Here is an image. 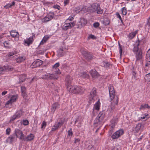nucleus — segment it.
Masks as SVG:
<instances>
[{"label":"nucleus","mask_w":150,"mask_h":150,"mask_svg":"<svg viewBox=\"0 0 150 150\" xmlns=\"http://www.w3.org/2000/svg\"><path fill=\"white\" fill-rule=\"evenodd\" d=\"M108 89L111 103L108 107L107 111L110 113H112L114 112L116 106L118 105V98L117 96H115V92L112 85H110L109 86Z\"/></svg>","instance_id":"f257e3e1"},{"label":"nucleus","mask_w":150,"mask_h":150,"mask_svg":"<svg viewBox=\"0 0 150 150\" xmlns=\"http://www.w3.org/2000/svg\"><path fill=\"white\" fill-rule=\"evenodd\" d=\"M91 10L92 12H96L99 14H101L103 12V10L101 8L98 4H93L91 5Z\"/></svg>","instance_id":"f03ea898"},{"label":"nucleus","mask_w":150,"mask_h":150,"mask_svg":"<svg viewBox=\"0 0 150 150\" xmlns=\"http://www.w3.org/2000/svg\"><path fill=\"white\" fill-rule=\"evenodd\" d=\"M139 45V42L137 43V46L134 47L133 49V51L134 52H135L136 54V57L137 60H139L140 59L142 58V52L140 50L138 46Z\"/></svg>","instance_id":"7ed1b4c3"},{"label":"nucleus","mask_w":150,"mask_h":150,"mask_svg":"<svg viewBox=\"0 0 150 150\" xmlns=\"http://www.w3.org/2000/svg\"><path fill=\"white\" fill-rule=\"evenodd\" d=\"M54 16V13L50 12L45 16L41 19L42 22L45 23L51 21L53 18Z\"/></svg>","instance_id":"20e7f679"},{"label":"nucleus","mask_w":150,"mask_h":150,"mask_svg":"<svg viewBox=\"0 0 150 150\" xmlns=\"http://www.w3.org/2000/svg\"><path fill=\"white\" fill-rule=\"evenodd\" d=\"M81 51L84 57L87 60L89 61L93 59V56L92 54L90 52H87L85 50L81 49Z\"/></svg>","instance_id":"39448f33"},{"label":"nucleus","mask_w":150,"mask_h":150,"mask_svg":"<svg viewBox=\"0 0 150 150\" xmlns=\"http://www.w3.org/2000/svg\"><path fill=\"white\" fill-rule=\"evenodd\" d=\"M98 98L97 92L95 88H93L91 91L89 96V100L91 101L95 100Z\"/></svg>","instance_id":"423d86ee"},{"label":"nucleus","mask_w":150,"mask_h":150,"mask_svg":"<svg viewBox=\"0 0 150 150\" xmlns=\"http://www.w3.org/2000/svg\"><path fill=\"white\" fill-rule=\"evenodd\" d=\"M64 123V121L62 119H60L58 122H55L54 125L53 126L51 131H54L60 128Z\"/></svg>","instance_id":"0eeeda50"},{"label":"nucleus","mask_w":150,"mask_h":150,"mask_svg":"<svg viewBox=\"0 0 150 150\" xmlns=\"http://www.w3.org/2000/svg\"><path fill=\"white\" fill-rule=\"evenodd\" d=\"M75 25L74 22H69L68 20H67L62 26V28L64 30H67L69 29L74 27Z\"/></svg>","instance_id":"6e6552de"},{"label":"nucleus","mask_w":150,"mask_h":150,"mask_svg":"<svg viewBox=\"0 0 150 150\" xmlns=\"http://www.w3.org/2000/svg\"><path fill=\"white\" fill-rule=\"evenodd\" d=\"M124 133L123 129H119L115 132L112 136L111 137L112 139H117L122 135Z\"/></svg>","instance_id":"1a4fd4ad"},{"label":"nucleus","mask_w":150,"mask_h":150,"mask_svg":"<svg viewBox=\"0 0 150 150\" xmlns=\"http://www.w3.org/2000/svg\"><path fill=\"white\" fill-rule=\"evenodd\" d=\"M57 78L58 77L57 76L54 75V74H47L43 75L42 77V79L48 80L52 79H57Z\"/></svg>","instance_id":"9d476101"},{"label":"nucleus","mask_w":150,"mask_h":150,"mask_svg":"<svg viewBox=\"0 0 150 150\" xmlns=\"http://www.w3.org/2000/svg\"><path fill=\"white\" fill-rule=\"evenodd\" d=\"M14 134L16 136L17 138L19 137L20 139L22 140L24 136L22 131L18 129H15Z\"/></svg>","instance_id":"9b49d317"},{"label":"nucleus","mask_w":150,"mask_h":150,"mask_svg":"<svg viewBox=\"0 0 150 150\" xmlns=\"http://www.w3.org/2000/svg\"><path fill=\"white\" fill-rule=\"evenodd\" d=\"M42 63L43 62L42 61L39 59H37L33 62L30 67L32 68L36 67L42 65Z\"/></svg>","instance_id":"f8f14e48"},{"label":"nucleus","mask_w":150,"mask_h":150,"mask_svg":"<svg viewBox=\"0 0 150 150\" xmlns=\"http://www.w3.org/2000/svg\"><path fill=\"white\" fill-rule=\"evenodd\" d=\"M87 23V20L84 18H81L77 23V28H80Z\"/></svg>","instance_id":"ddd939ff"},{"label":"nucleus","mask_w":150,"mask_h":150,"mask_svg":"<svg viewBox=\"0 0 150 150\" xmlns=\"http://www.w3.org/2000/svg\"><path fill=\"white\" fill-rule=\"evenodd\" d=\"M17 139V137L14 134L11 135L8 137L6 141L7 142L11 144L15 142Z\"/></svg>","instance_id":"4468645a"},{"label":"nucleus","mask_w":150,"mask_h":150,"mask_svg":"<svg viewBox=\"0 0 150 150\" xmlns=\"http://www.w3.org/2000/svg\"><path fill=\"white\" fill-rule=\"evenodd\" d=\"M34 41V39L33 36H31L28 38H26L25 39L24 43L25 45L29 46L31 44H32Z\"/></svg>","instance_id":"2eb2a0df"},{"label":"nucleus","mask_w":150,"mask_h":150,"mask_svg":"<svg viewBox=\"0 0 150 150\" xmlns=\"http://www.w3.org/2000/svg\"><path fill=\"white\" fill-rule=\"evenodd\" d=\"M34 137L35 136L34 134L32 133H30L27 136H25L24 135L23 140L27 142L30 141L33 139Z\"/></svg>","instance_id":"dca6fc26"},{"label":"nucleus","mask_w":150,"mask_h":150,"mask_svg":"<svg viewBox=\"0 0 150 150\" xmlns=\"http://www.w3.org/2000/svg\"><path fill=\"white\" fill-rule=\"evenodd\" d=\"M103 115L102 113H100L97 116L95 120L94 123L99 124L101 121H102L103 118Z\"/></svg>","instance_id":"f3484780"},{"label":"nucleus","mask_w":150,"mask_h":150,"mask_svg":"<svg viewBox=\"0 0 150 150\" xmlns=\"http://www.w3.org/2000/svg\"><path fill=\"white\" fill-rule=\"evenodd\" d=\"M11 36L13 38H15V40L18 41L19 39V35L18 32L16 30H12L10 32Z\"/></svg>","instance_id":"a211bd4d"},{"label":"nucleus","mask_w":150,"mask_h":150,"mask_svg":"<svg viewBox=\"0 0 150 150\" xmlns=\"http://www.w3.org/2000/svg\"><path fill=\"white\" fill-rule=\"evenodd\" d=\"M144 128V125L142 124L139 123L135 127V130L138 132L140 129L143 130Z\"/></svg>","instance_id":"6ab92c4d"},{"label":"nucleus","mask_w":150,"mask_h":150,"mask_svg":"<svg viewBox=\"0 0 150 150\" xmlns=\"http://www.w3.org/2000/svg\"><path fill=\"white\" fill-rule=\"evenodd\" d=\"M51 35H47L45 36L41 41L40 44L43 45L51 37Z\"/></svg>","instance_id":"aec40b11"},{"label":"nucleus","mask_w":150,"mask_h":150,"mask_svg":"<svg viewBox=\"0 0 150 150\" xmlns=\"http://www.w3.org/2000/svg\"><path fill=\"white\" fill-rule=\"evenodd\" d=\"M21 91L22 93V95L23 98H25L27 96L26 93V90L25 87L24 86L21 87Z\"/></svg>","instance_id":"412c9836"},{"label":"nucleus","mask_w":150,"mask_h":150,"mask_svg":"<svg viewBox=\"0 0 150 150\" xmlns=\"http://www.w3.org/2000/svg\"><path fill=\"white\" fill-rule=\"evenodd\" d=\"M84 91V89L80 86H77L76 88V94L81 93Z\"/></svg>","instance_id":"4be33fe9"},{"label":"nucleus","mask_w":150,"mask_h":150,"mask_svg":"<svg viewBox=\"0 0 150 150\" xmlns=\"http://www.w3.org/2000/svg\"><path fill=\"white\" fill-rule=\"evenodd\" d=\"M90 73L93 78H96L99 76L98 73L95 70L91 71Z\"/></svg>","instance_id":"5701e85b"},{"label":"nucleus","mask_w":150,"mask_h":150,"mask_svg":"<svg viewBox=\"0 0 150 150\" xmlns=\"http://www.w3.org/2000/svg\"><path fill=\"white\" fill-rule=\"evenodd\" d=\"M15 3L14 1H12L11 3H8L4 6V8L6 9H8L15 6Z\"/></svg>","instance_id":"b1692460"},{"label":"nucleus","mask_w":150,"mask_h":150,"mask_svg":"<svg viewBox=\"0 0 150 150\" xmlns=\"http://www.w3.org/2000/svg\"><path fill=\"white\" fill-rule=\"evenodd\" d=\"M25 59V57L24 56H19L16 59V61L17 63H20L24 61Z\"/></svg>","instance_id":"393cba45"},{"label":"nucleus","mask_w":150,"mask_h":150,"mask_svg":"<svg viewBox=\"0 0 150 150\" xmlns=\"http://www.w3.org/2000/svg\"><path fill=\"white\" fill-rule=\"evenodd\" d=\"M86 8L85 7H82V6H81L80 7H78L76 8V13H79L81 11H83L84 12L87 11Z\"/></svg>","instance_id":"a878e982"},{"label":"nucleus","mask_w":150,"mask_h":150,"mask_svg":"<svg viewBox=\"0 0 150 150\" xmlns=\"http://www.w3.org/2000/svg\"><path fill=\"white\" fill-rule=\"evenodd\" d=\"M72 80V78L70 76H67L65 79V81L67 83V85L68 86H69L70 85Z\"/></svg>","instance_id":"bb28decb"},{"label":"nucleus","mask_w":150,"mask_h":150,"mask_svg":"<svg viewBox=\"0 0 150 150\" xmlns=\"http://www.w3.org/2000/svg\"><path fill=\"white\" fill-rule=\"evenodd\" d=\"M150 107L147 104H143L141 105L139 110H144L145 109H149Z\"/></svg>","instance_id":"cd10ccee"},{"label":"nucleus","mask_w":150,"mask_h":150,"mask_svg":"<svg viewBox=\"0 0 150 150\" xmlns=\"http://www.w3.org/2000/svg\"><path fill=\"white\" fill-rule=\"evenodd\" d=\"M18 96L17 95H14L11 96L10 98V101L11 102L13 103L16 101V99H17Z\"/></svg>","instance_id":"c85d7f7f"},{"label":"nucleus","mask_w":150,"mask_h":150,"mask_svg":"<svg viewBox=\"0 0 150 150\" xmlns=\"http://www.w3.org/2000/svg\"><path fill=\"white\" fill-rule=\"evenodd\" d=\"M100 103L99 101V100H98V101L94 105L93 110L95 109L98 110H99L100 108Z\"/></svg>","instance_id":"c756f323"},{"label":"nucleus","mask_w":150,"mask_h":150,"mask_svg":"<svg viewBox=\"0 0 150 150\" xmlns=\"http://www.w3.org/2000/svg\"><path fill=\"white\" fill-rule=\"evenodd\" d=\"M26 78V75L25 74L21 75L20 76L19 79L20 83L24 81Z\"/></svg>","instance_id":"7c9ffc66"},{"label":"nucleus","mask_w":150,"mask_h":150,"mask_svg":"<svg viewBox=\"0 0 150 150\" xmlns=\"http://www.w3.org/2000/svg\"><path fill=\"white\" fill-rule=\"evenodd\" d=\"M23 112L22 110H20L18 111L15 113L16 116H17V117L19 118H20L22 115H23Z\"/></svg>","instance_id":"2f4dec72"},{"label":"nucleus","mask_w":150,"mask_h":150,"mask_svg":"<svg viewBox=\"0 0 150 150\" xmlns=\"http://www.w3.org/2000/svg\"><path fill=\"white\" fill-rule=\"evenodd\" d=\"M137 32L138 30H136L134 32H132L131 33H130L128 36L129 38L130 39L133 38L135 37Z\"/></svg>","instance_id":"473e14b6"},{"label":"nucleus","mask_w":150,"mask_h":150,"mask_svg":"<svg viewBox=\"0 0 150 150\" xmlns=\"http://www.w3.org/2000/svg\"><path fill=\"white\" fill-rule=\"evenodd\" d=\"M59 105L57 103H55L53 104L52 105L51 108V110L52 111L54 112L55 110L57 108H58Z\"/></svg>","instance_id":"72a5a7b5"},{"label":"nucleus","mask_w":150,"mask_h":150,"mask_svg":"<svg viewBox=\"0 0 150 150\" xmlns=\"http://www.w3.org/2000/svg\"><path fill=\"white\" fill-rule=\"evenodd\" d=\"M80 76L85 79H88L89 77V75L86 72H83L81 73Z\"/></svg>","instance_id":"f704fd0d"},{"label":"nucleus","mask_w":150,"mask_h":150,"mask_svg":"<svg viewBox=\"0 0 150 150\" xmlns=\"http://www.w3.org/2000/svg\"><path fill=\"white\" fill-rule=\"evenodd\" d=\"M17 52L15 51L9 52L7 54V55L8 57H11L17 54Z\"/></svg>","instance_id":"c9c22d12"},{"label":"nucleus","mask_w":150,"mask_h":150,"mask_svg":"<svg viewBox=\"0 0 150 150\" xmlns=\"http://www.w3.org/2000/svg\"><path fill=\"white\" fill-rule=\"evenodd\" d=\"M145 80L147 82L150 81V73L146 74L144 77Z\"/></svg>","instance_id":"e433bc0d"},{"label":"nucleus","mask_w":150,"mask_h":150,"mask_svg":"<svg viewBox=\"0 0 150 150\" xmlns=\"http://www.w3.org/2000/svg\"><path fill=\"white\" fill-rule=\"evenodd\" d=\"M11 101H10L9 100L5 104V106L6 108H8L9 107V105H11V104L12 103Z\"/></svg>","instance_id":"4c0bfd02"},{"label":"nucleus","mask_w":150,"mask_h":150,"mask_svg":"<svg viewBox=\"0 0 150 150\" xmlns=\"http://www.w3.org/2000/svg\"><path fill=\"white\" fill-rule=\"evenodd\" d=\"M115 125V122L114 120H112L111 121V124L110 125V126L112 128L114 127Z\"/></svg>","instance_id":"58836bf2"},{"label":"nucleus","mask_w":150,"mask_h":150,"mask_svg":"<svg viewBox=\"0 0 150 150\" xmlns=\"http://www.w3.org/2000/svg\"><path fill=\"white\" fill-rule=\"evenodd\" d=\"M121 11H122L123 14L124 15H126L127 13V10L124 7L122 8L121 9Z\"/></svg>","instance_id":"ea45409f"},{"label":"nucleus","mask_w":150,"mask_h":150,"mask_svg":"<svg viewBox=\"0 0 150 150\" xmlns=\"http://www.w3.org/2000/svg\"><path fill=\"white\" fill-rule=\"evenodd\" d=\"M46 125V123L45 121H43L41 125V128L45 129Z\"/></svg>","instance_id":"a19ab883"},{"label":"nucleus","mask_w":150,"mask_h":150,"mask_svg":"<svg viewBox=\"0 0 150 150\" xmlns=\"http://www.w3.org/2000/svg\"><path fill=\"white\" fill-rule=\"evenodd\" d=\"M18 118L17 117V116L16 115V114L13 115L12 116V117H11L10 119V121L12 122V121H13L14 120Z\"/></svg>","instance_id":"79ce46f5"},{"label":"nucleus","mask_w":150,"mask_h":150,"mask_svg":"<svg viewBox=\"0 0 150 150\" xmlns=\"http://www.w3.org/2000/svg\"><path fill=\"white\" fill-rule=\"evenodd\" d=\"M23 124L24 125H27L29 124V121L27 120H23Z\"/></svg>","instance_id":"37998d69"},{"label":"nucleus","mask_w":150,"mask_h":150,"mask_svg":"<svg viewBox=\"0 0 150 150\" xmlns=\"http://www.w3.org/2000/svg\"><path fill=\"white\" fill-rule=\"evenodd\" d=\"M149 117V115L148 114L144 115L143 117H142L139 118L140 119H144L146 118L147 119Z\"/></svg>","instance_id":"c03bdc74"},{"label":"nucleus","mask_w":150,"mask_h":150,"mask_svg":"<svg viewBox=\"0 0 150 150\" xmlns=\"http://www.w3.org/2000/svg\"><path fill=\"white\" fill-rule=\"evenodd\" d=\"M103 64L104 67L107 68L109 67L110 64L108 62H103Z\"/></svg>","instance_id":"a18cd8bd"},{"label":"nucleus","mask_w":150,"mask_h":150,"mask_svg":"<svg viewBox=\"0 0 150 150\" xmlns=\"http://www.w3.org/2000/svg\"><path fill=\"white\" fill-rule=\"evenodd\" d=\"M11 132V129L9 128H8L6 130V134L7 135L10 134Z\"/></svg>","instance_id":"49530a36"},{"label":"nucleus","mask_w":150,"mask_h":150,"mask_svg":"<svg viewBox=\"0 0 150 150\" xmlns=\"http://www.w3.org/2000/svg\"><path fill=\"white\" fill-rule=\"evenodd\" d=\"M59 63H56L53 66V69H55L56 70H57V68L59 67Z\"/></svg>","instance_id":"de8ad7c7"},{"label":"nucleus","mask_w":150,"mask_h":150,"mask_svg":"<svg viewBox=\"0 0 150 150\" xmlns=\"http://www.w3.org/2000/svg\"><path fill=\"white\" fill-rule=\"evenodd\" d=\"M53 7L55 9H57L58 10H59L60 8V7L57 5H55L53 6Z\"/></svg>","instance_id":"09e8293b"},{"label":"nucleus","mask_w":150,"mask_h":150,"mask_svg":"<svg viewBox=\"0 0 150 150\" xmlns=\"http://www.w3.org/2000/svg\"><path fill=\"white\" fill-rule=\"evenodd\" d=\"M74 19V16H70L68 18V19L67 20L68 21H69V22H71V21Z\"/></svg>","instance_id":"8fccbe9b"},{"label":"nucleus","mask_w":150,"mask_h":150,"mask_svg":"<svg viewBox=\"0 0 150 150\" xmlns=\"http://www.w3.org/2000/svg\"><path fill=\"white\" fill-rule=\"evenodd\" d=\"M99 24L98 23H95L93 24V26L95 28L98 27L99 26Z\"/></svg>","instance_id":"3c124183"},{"label":"nucleus","mask_w":150,"mask_h":150,"mask_svg":"<svg viewBox=\"0 0 150 150\" xmlns=\"http://www.w3.org/2000/svg\"><path fill=\"white\" fill-rule=\"evenodd\" d=\"M89 38L93 39H96V37L94 35H90Z\"/></svg>","instance_id":"603ef678"},{"label":"nucleus","mask_w":150,"mask_h":150,"mask_svg":"<svg viewBox=\"0 0 150 150\" xmlns=\"http://www.w3.org/2000/svg\"><path fill=\"white\" fill-rule=\"evenodd\" d=\"M5 69H6V68L5 67L4 68L3 67L0 66V74H1L3 71H4Z\"/></svg>","instance_id":"864d4df0"},{"label":"nucleus","mask_w":150,"mask_h":150,"mask_svg":"<svg viewBox=\"0 0 150 150\" xmlns=\"http://www.w3.org/2000/svg\"><path fill=\"white\" fill-rule=\"evenodd\" d=\"M4 46L6 47H8V43L7 42H5L4 43Z\"/></svg>","instance_id":"5fc2aeb1"},{"label":"nucleus","mask_w":150,"mask_h":150,"mask_svg":"<svg viewBox=\"0 0 150 150\" xmlns=\"http://www.w3.org/2000/svg\"><path fill=\"white\" fill-rule=\"evenodd\" d=\"M146 58L148 59V60L149 59L150 60V55L149 52L146 54Z\"/></svg>","instance_id":"6e6d98bb"},{"label":"nucleus","mask_w":150,"mask_h":150,"mask_svg":"<svg viewBox=\"0 0 150 150\" xmlns=\"http://www.w3.org/2000/svg\"><path fill=\"white\" fill-rule=\"evenodd\" d=\"M54 72L55 73L54 74H58L60 73V71L59 69H58L57 71L56 70V71H55Z\"/></svg>","instance_id":"4d7b16f0"},{"label":"nucleus","mask_w":150,"mask_h":150,"mask_svg":"<svg viewBox=\"0 0 150 150\" xmlns=\"http://www.w3.org/2000/svg\"><path fill=\"white\" fill-rule=\"evenodd\" d=\"M68 132L69 136H71L72 135V132L71 130H69Z\"/></svg>","instance_id":"13d9d810"},{"label":"nucleus","mask_w":150,"mask_h":150,"mask_svg":"<svg viewBox=\"0 0 150 150\" xmlns=\"http://www.w3.org/2000/svg\"><path fill=\"white\" fill-rule=\"evenodd\" d=\"M7 93V91H5L2 92V95L3 96L5 95Z\"/></svg>","instance_id":"bf43d9fd"},{"label":"nucleus","mask_w":150,"mask_h":150,"mask_svg":"<svg viewBox=\"0 0 150 150\" xmlns=\"http://www.w3.org/2000/svg\"><path fill=\"white\" fill-rule=\"evenodd\" d=\"M69 0H65L64 1V5H66L69 3Z\"/></svg>","instance_id":"052dcab7"},{"label":"nucleus","mask_w":150,"mask_h":150,"mask_svg":"<svg viewBox=\"0 0 150 150\" xmlns=\"http://www.w3.org/2000/svg\"><path fill=\"white\" fill-rule=\"evenodd\" d=\"M117 16V17L121 21H122V18H121V17L120 16V14L118 13H116Z\"/></svg>","instance_id":"680f3d73"},{"label":"nucleus","mask_w":150,"mask_h":150,"mask_svg":"<svg viewBox=\"0 0 150 150\" xmlns=\"http://www.w3.org/2000/svg\"><path fill=\"white\" fill-rule=\"evenodd\" d=\"M119 46H120V45H119ZM120 56H121L122 53V49L120 46Z\"/></svg>","instance_id":"e2e57ef3"},{"label":"nucleus","mask_w":150,"mask_h":150,"mask_svg":"<svg viewBox=\"0 0 150 150\" xmlns=\"http://www.w3.org/2000/svg\"><path fill=\"white\" fill-rule=\"evenodd\" d=\"M147 25H148L149 26L150 25V17L149 18V19L147 21Z\"/></svg>","instance_id":"0e129e2a"},{"label":"nucleus","mask_w":150,"mask_h":150,"mask_svg":"<svg viewBox=\"0 0 150 150\" xmlns=\"http://www.w3.org/2000/svg\"><path fill=\"white\" fill-rule=\"evenodd\" d=\"M111 150H118V149L117 147H114Z\"/></svg>","instance_id":"69168bd1"},{"label":"nucleus","mask_w":150,"mask_h":150,"mask_svg":"<svg viewBox=\"0 0 150 150\" xmlns=\"http://www.w3.org/2000/svg\"><path fill=\"white\" fill-rule=\"evenodd\" d=\"M79 140L78 139H76V140H75L76 143L77 142H79Z\"/></svg>","instance_id":"338daca9"},{"label":"nucleus","mask_w":150,"mask_h":150,"mask_svg":"<svg viewBox=\"0 0 150 150\" xmlns=\"http://www.w3.org/2000/svg\"><path fill=\"white\" fill-rule=\"evenodd\" d=\"M2 30V28H1L0 27V32Z\"/></svg>","instance_id":"774afa93"}]
</instances>
